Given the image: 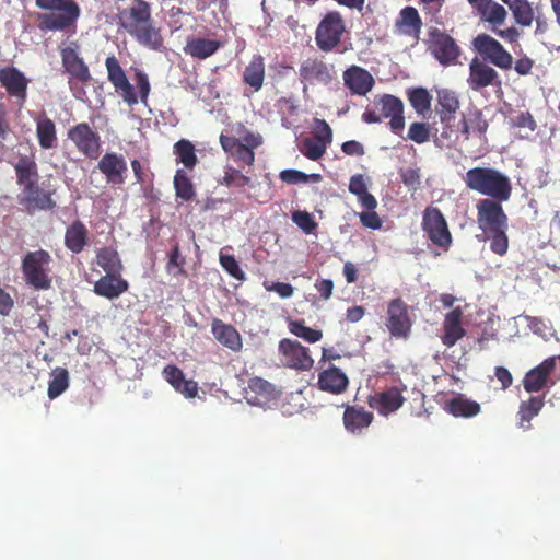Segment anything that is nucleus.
<instances>
[{
	"mask_svg": "<svg viewBox=\"0 0 560 560\" xmlns=\"http://www.w3.org/2000/svg\"><path fill=\"white\" fill-rule=\"evenodd\" d=\"M16 184L21 189L19 203L33 214L36 211H49L56 207L52 191L43 189L39 182L38 165L34 154H20L13 164Z\"/></svg>",
	"mask_w": 560,
	"mask_h": 560,
	"instance_id": "f257e3e1",
	"label": "nucleus"
},
{
	"mask_svg": "<svg viewBox=\"0 0 560 560\" xmlns=\"http://www.w3.org/2000/svg\"><path fill=\"white\" fill-rule=\"evenodd\" d=\"M466 188L489 199L509 200L512 183L508 175L494 167L476 166L468 170L463 177Z\"/></svg>",
	"mask_w": 560,
	"mask_h": 560,
	"instance_id": "f03ea898",
	"label": "nucleus"
},
{
	"mask_svg": "<svg viewBox=\"0 0 560 560\" xmlns=\"http://www.w3.org/2000/svg\"><path fill=\"white\" fill-rule=\"evenodd\" d=\"M105 67L108 81L113 84L115 91L121 96L126 104L132 106L136 105L139 100L144 104L147 103L151 85L149 77L144 71L137 69L135 72V81L139 91L138 96L116 56H108L105 60Z\"/></svg>",
	"mask_w": 560,
	"mask_h": 560,
	"instance_id": "7ed1b4c3",
	"label": "nucleus"
},
{
	"mask_svg": "<svg viewBox=\"0 0 560 560\" xmlns=\"http://www.w3.org/2000/svg\"><path fill=\"white\" fill-rule=\"evenodd\" d=\"M42 10L51 11L39 15V27L46 31H66L74 27L81 10L74 0H36Z\"/></svg>",
	"mask_w": 560,
	"mask_h": 560,
	"instance_id": "20e7f679",
	"label": "nucleus"
},
{
	"mask_svg": "<svg viewBox=\"0 0 560 560\" xmlns=\"http://www.w3.org/2000/svg\"><path fill=\"white\" fill-rule=\"evenodd\" d=\"M52 258L45 249L28 252L22 259L21 270L25 283L36 291H47L52 287L50 264Z\"/></svg>",
	"mask_w": 560,
	"mask_h": 560,
	"instance_id": "39448f33",
	"label": "nucleus"
},
{
	"mask_svg": "<svg viewBox=\"0 0 560 560\" xmlns=\"http://www.w3.org/2000/svg\"><path fill=\"white\" fill-rule=\"evenodd\" d=\"M421 229L424 236L435 246L447 252L453 244V236L442 211L428 206L422 212Z\"/></svg>",
	"mask_w": 560,
	"mask_h": 560,
	"instance_id": "423d86ee",
	"label": "nucleus"
},
{
	"mask_svg": "<svg viewBox=\"0 0 560 560\" xmlns=\"http://www.w3.org/2000/svg\"><path fill=\"white\" fill-rule=\"evenodd\" d=\"M471 48L481 61L501 70H510L513 66L512 55L491 35L481 33L474 37Z\"/></svg>",
	"mask_w": 560,
	"mask_h": 560,
	"instance_id": "0eeeda50",
	"label": "nucleus"
},
{
	"mask_svg": "<svg viewBox=\"0 0 560 560\" xmlns=\"http://www.w3.org/2000/svg\"><path fill=\"white\" fill-rule=\"evenodd\" d=\"M346 23L339 11H329L319 22L315 32V42L319 50L332 51L341 42Z\"/></svg>",
	"mask_w": 560,
	"mask_h": 560,
	"instance_id": "6e6552de",
	"label": "nucleus"
},
{
	"mask_svg": "<svg viewBox=\"0 0 560 560\" xmlns=\"http://www.w3.org/2000/svg\"><path fill=\"white\" fill-rule=\"evenodd\" d=\"M299 78L305 85L328 86L337 80V74L332 63L326 62L323 57H312L300 65Z\"/></svg>",
	"mask_w": 560,
	"mask_h": 560,
	"instance_id": "1a4fd4ad",
	"label": "nucleus"
},
{
	"mask_svg": "<svg viewBox=\"0 0 560 560\" xmlns=\"http://www.w3.org/2000/svg\"><path fill=\"white\" fill-rule=\"evenodd\" d=\"M505 201L497 198H482L477 201V223L482 232L509 228V218L502 207Z\"/></svg>",
	"mask_w": 560,
	"mask_h": 560,
	"instance_id": "9d476101",
	"label": "nucleus"
},
{
	"mask_svg": "<svg viewBox=\"0 0 560 560\" xmlns=\"http://www.w3.org/2000/svg\"><path fill=\"white\" fill-rule=\"evenodd\" d=\"M67 138L74 144L75 149L84 156L95 160L101 153V136L88 122H79L70 127Z\"/></svg>",
	"mask_w": 560,
	"mask_h": 560,
	"instance_id": "9b49d317",
	"label": "nucleus"
},
{
	"mask_svg": "<svg viewBox=\"0 0 560 560\" xmlns=\"http://www.w3.org/2000/svg\"><path fill=\"white\" fill-rule=\"evenodd\" d=\"M429 50L443 67L459 63L462 54L460 47L451 35L439 28H434L430 32Z\"/></svg>",
	"mask_w": 560,
	"mask_h": 560,
	"instance_id": "f8f14e48",
	"label": "nucleus"
},
{
	"mask_svg": "<svg viewBox=\"0 0 560 560\" xmlns=\"http://www.w3.org/2000/svg\"><path fill=\"white\" fill-rule=\"evenodd\" d=\"M79 44L71 42L68 46L60 48V56L65 72L69 74L68 84L73 90V81L88 84L92 80L89 66L80 56Z\"/></svg>",
	"mask_w": 560,
	"mask_h": 560,
	"instance_id": "ddd939ff",
	"label": "nucleus"
},
{
	"mask_svg": "<svg viewBox=\"0 0 560 560\" xmlns=\"http://www.w3.org/2000/svg\"><path fill=\"white\" fill-rule=\"evenodd\" d=\"M278 353L283 366L298 371H308L313 368L314 360L306 347L298 340L284 338L279 341Z\"/></svg>",
	"mask_w": 560,
	"mask_h": 560,
	"instance_id": "4468645a",
	"label": "nucleus"
},
{
	"mask_svg": "<svg viewBox=\"0 0 560 560\" xmlns=\"http://www.w3.org/2000/svg\"><path fill=\"white\" fill-rule=\"evenodd\" d=\"M386 327L394 338L407 339L410 336L412 320L408 305L401 298L393 299L388 303Z\"/></svg>",
	"mask_w": 560,
	"mask_h": 560,
	"instance_id": "2eb2a0df",
	"label": "nucleus"
},
{
	"mask_svg": "<svg viewBox=\"0 0 560 560\" xmlns=\"http://www.w3.org/2000/svg\"><path fill=\"white\" fill-rule=\"evenodd\" d=\"M467 84L471 91L480 92L488 86L501 89L502 80L499 72L478 57H474L468 67Z\"/></svg>",
	"mask_w": 560,
	"mask_h": 560,
	"instance_id": "dca6fc26",
	"label": "nucleus"
},
{
	"mask_svg": "<svg viewBox=\"0 0 560 560\" xmlns=\"http://www.w3.org/2000/svg\"><path fill=\"white\" fill-rule=\"evenodd\" d=\"M382 120L389 119V128L393 133L400 136L405 128L404 103L392 94H383L374 101Z\"/></svg>",
	"mask_w": 560,
	"mask_h": 560,
	"instance_id": "f3484780",
	"label": "nucleus"
},
{
	"mask_svg": "<svg viewBox=\"0 0 560 560\" xmlns=\"http://www.w3.org/2000/svg\"><path fill=\"white\" fill-rule=\"evenodd\" d=\"M119 20L128 33L140 26L152 24L151 5L144 0H132L131 5L119 13Z\"/></svg>",
	"mask_w": 560,
	"mask_h": 560,
	"instance_id": "a211bd4d",
	"label": "nucleus"
},
{
	"mask_svg": "<svg viewBox=\"0 0 560 560\" xmlns=\"http://www.w3.org/2000/svg\"><path fill=\"white\" fill-rule=\"evenodd\" d=\"M558 360L560 361V357H549L540 364L529 370L523 378L524 389L527 393H538L542 390L547 386L549 376L556 369Z\"/></svg>",
	"mask_w": 560,
	"mask_h": 560,
	"instance_id": "6ab92c4d",
	"label": "nucleus"
},
{
	"mask_svg": "<svg viewBox=\"0 0 560 560\" xmlns=\"http://www.w3.org/2000/svg\"><path fill=\"white\" fill-rule=\"evenodd\" d=\"M97 168L112 185H122L127 175V163L122 155L115 152L105 153L98 161Z\"/></svg>",
	"mask_w": 560,
	"mask_h": 560,
	"instance_id": "aec40b11",
	"label": "nucleus"
},
{
	"mask_svg": "<svg viewBox=\"0 0 560 560\" xmlns=\"http://www.w3.org/2000/svg\"><path fill=\"white\" fill-rule=\"evenodd\" d=\"M405 402L401 389L396 386L369 396V406L382 416H388L397 411Z\"/></svg>",
	"mask_w": 560,
	"mask_h": 560,
	"instance_id": "412c9836",
	"label": "nucleus"
},
{
	"mask_svg": "<svg viewBox=\"0 0 560 560\" xmlns=\"http://www.w3.org/2000/svg\"><path fill=\"white\" fill-rule=\"evenodd\" d=\"M342 78L345 86L353 95L365 96L375 84L373 75L366 69L355 65L347 68L342 73Z\"/></svg>",
	"mask_w": 560,
	"mask_h": 560,
	"instance_id": "4be33fe9",
	"label": "nucleus"
},
{
	"mask_svg": "<svg viewBox=\"0 0 560 560\" xmlns=\"http://www.w3.org/2000/svg\"><path fill=\"white\" fill-rule=\"evenodd\" d=\"M0 83L5 88L10 96H14L24 103L27 95L28 80L15 67H4L0 69Z\"/></svg>",
	"mask_w": 560,
	"mask_h": 560,
	"instance_id": "5701e85b",
	"label": "nucleus"
},
{
	"mask_svg": "<svg viewBox=\"0 0 560 560\" xmlns=\"http://www.w3.org/2000/svg\"><path fill=\"white\" fill-rule=\"evenodd\" d=\"M317 386L323 392L339 395L347 390L349 378L339 368L329 364L319 372Z\"/></svg>",
	"mask_w": 560,
	"mask_h": 560,
	"instance_id": "b1692460",
	"label": "nucleus"
},
{
	"mask_svg": "<svg viewBox=\"0 0 560 560\" xmlns=\"http://www.w3.org/2000/svg\"><path fill=\"white\" fill-rule=\"evenodd\" d=\"M463 311L455 307L448 312L443 320L444 334L441 337L442 343L448 348L455 346L466 335V329L462 325Z\"/></svg>",
	"mask_w": 560,
	"mask_h": 560,
	"instance_id": "393cba45",
	"label": "nucleus"
},
{
	"mask_svg": "<svg viewBox=\"0 0 560 560\" xmlns=\"http://www.w3.org/2000/svg\"><path fill=\"white\" fill-rule=\"evenodd\" d=\"M162 375L172 387L186 398H195L198 394V384L194 380H186L183 371L173 364L166 365Z\"/></svg>",
	"mask_w": 560,
	"mask_h": 560,
	"instance_id": "a878e982",
	"label": "nucleus"
},
{
	"mask_svg": "<svg viewBox=\"0 0 560 560\" xmlns=\"http://www.w3.org/2000/svg\"><path fill=\"white\" fill-rule=\"evenodd\" d=\"M224 43L218 39L189 36L183 50L194 59L203 60L213 56Z\"/></svg>",
	"mask_w": 560,
	"mask_h": 560,
	"instance_id": "bb28decb",
	"label": "nucleus"
},
{
	"mask_svg": "<svg viewBox=\"0 0 560 560\" xmlns=\"http://www.w3.org/2000/svg\"><path fill=\"white\" fill-rule=\"evenodd\" d=\"M129 288L128 282L120 277V273H106L94 283V293L114 300L119 298Z\"/></svg>",
	"mask_w": 560,
	"mask_h": 560,
	"instance_id": "cd10ccee",
	"label": "nucleus"
},
{
	"mask_svg": "<svg viewBox=\"0 0 560 560\" xmlns=\"http://www.w3.org/2000/svg\"><path fill=\"white\" fill-rule=\"evenodd\" d=\"M34 121L39 147L44 150L56 148L58 137L55 121L46 114V112L37 114V116L34 117Z\"/></svg>",
	"mask_w": 560,
	"mask_h": 560,
	"instance_id": "c85d7f7f",
	"label": "nucleus"
},
{
	"mask_svg": "<svg viewBox=\"0 0 560 560\" xmlns=\"http://www.w3.org/2000/svg\"><path fill=\"white\" fill-rule=\"evenodd\" d=\"M397 32L401 35L418 39L422 28V20L413 7H405L400 10L395 22Z\"/></svg>",
	"mask_w": 560,
	"mask_h": 560,
	"instance_id": "c756f323",
	"label": "nucleus"
},
{
	"mask_svg": "<svg viewBox=\"0 0 560 560\" xmlns=\"http://www.w3.org/2000/svg\"><path fill=\"white\" fill-rule=\"evenodd\" d=\"M265 78V59L261 55H254L243 71V83L252 90V93H255L261 90Z\"/></svg>",
	"mask_w": 560,
	"mask_h": 560,
	"instance_id": "7c9ffc66",
	"label": "nucleus"
},
{
	"mask_svg": "<svg viewBox=\"0 0 560 560\" xmlns=\"http://www.w3.org/2000/svg\"><path fill=\"white\" fill-rule=\"evenodd\" d=\"M211 332L214 338L228 349L235 352L242 349V338L232 325L225 324L219 318H214L211 323Z\"/></svg>",
	"mask_w": 560,
	"mask_h": 560,
	"instance_id": "2f4dec72",
	"label": "nucleus"
},
{
	"mask_svg": "<svg viewBox=\"0 0 560 560\" xmlns=\"http://www.w3.org/2000/svg\"><path fill=\"white\" fill-rule=\"evenodd\" d=\"M89 230L81 220L73 221L65 232V246L73 254L81 253L88 245Z\"/></svg>",
	"mask_w": 560,
	"mask_h": 560,
	"instance_id": "473e14b6",
	"label": "nucleus"
},
{
	"mask_svg": "<svg viewBox=\"0 0 560 560\" xmlns=\"http://www.w3.org/2000/svg\"><path fill=\"white\" fill-rule=\"evenodd\" d=\"M373 413L362 407L347 406L343 412V424L347 431L357 434L366 429L373 421Z\"/></svg>",
	"mask_w": 560,
	"mask_h": 560,
	"instance_id": "72a5a7b5",
	"label": "nucleus"
},
{
	"mask_svg": "<svg viewBox=\"0 0 560 560\" xmlns=\"http://www.w3.org/2000/svg\"><path fill=\"white\" fill-rule=\"evenodd\" d=\"M446 411L454 417L471 418L477 416L481 408L480 405L464 395H457L450 399L445 407Z\"/></svg>",
	"mask_w": 560,
	"mask_h": 560,
	"instance_id": "f704fd0d",
	"label": "nucleus"
},
{
	"mask_svg": "<svg viewBox=\"0 0 560 560\" xmlns=\"http://www.w3.org/2000/svg\"><path fill=\"white\" fill-rule=\"evenodd\" d=\"M544 405L545 399L539 396H532L528 400L521 401L517 411L518 427L524 430H529L532 428V419L538 416Z\"/></svg>",
	"mask_w": 560,
	"mask_h": 560,
	"instance_id": "c9c22d12",
	"label": "nucleus"
},
{
	"mask_svg": "<svg viewBox=\"0 0 560 560\" xmlns=\"http://www.w3.org/2000/svg\"><path fill=\"white\" fill-rule=\"evenodd\" d=\"M349 191L358 197L360 205L366 210H374L377 207L376 198L368 191L366 183L362 174L351 176Z\"/></svg>",
	"mask_w": 560,
	"mask_h": 560,
	"instance_id": "e433bc0d",
	"label": "nucleus"
},
{
	"mask_svg": "<svg viewBox=\"0 0 560 560\" xmlns=\"http://www.w3.org/2000/svg\"><path fill=\"white\" fill-rule=\"evenodd\" d=\"M459 108V101L456 94L448 90L439 92L436 113L442 122H450L454 119L455 113Z\"/></svg>",
	"mask_w": 560,
	"mask_h": 560,
	"instance_id": "4c0bfd02",
	"label": "nucleus"
},
{
	"mask_svg": "<svg viewBox=\"0 0 560 560\" xmlns=\"http://www.w3.org/2000/svg\"><path fill=\"white\" fill-rule=\"evenodd\" d=\"M96 262L106 273H120L122 262L118 252L112 246H105L96 252Z\"/></svg>",
	"mask_w": 560,
	"mask_h": 560,
	"instance_id": "58836bf2",
	"label": "nucleus"
},
{
	"mask_svg": "<svg viewBox=\"0 0 560 560\" xmlns=\"http://www.w3.org/2000/svg\"><path fill=\"white\" fill-rule=\"evenodd\" d=\"M175 195L180 201L189 202L196 197L195 186L191 178L188 176L187 171L179 168L176 171L173 180Z\"/></svg>",
	"mask_w": 560,
	"mask_h": 560,
	"instance_id": "ea45409f",
	"label": "nucleus"
},
{
	"mask_svg": "<svg viewBox=\"0 0 560 560\" xmlns=\"http://www.w3.org/2000/svg\"><path fill=\"white\" fill-rule=\"evenodd\" d=\"M141 45L159 50L163 45L160 32L152 24L140 26L129 32Z\"/></svg>",
	"mask_w": 560,
	"mask_h": 560,
	"instance_id": "a19ab883",
	"label": "nucleus"
},
{
	"mask_svg": "<svg viewBox=\"0 0 560 560\" xmlns=\"http://www.w3.org/2000/svg\"><path fill=\"white\" fill-rule=\"evenodd\" d=\"M174 154L176 155V162L182 163L186 170H194L198 163L196 154V148L191 141L187 139H180L174 144Z\"/></svg>",
	"mask_w": 560,
	"mask_h": 560,
	"instance_id": "79ce46f5",
	"label": "nucleus"
},
{
	"mask_svg": "<svg viewBox=\"0 0 560 560\" xmlns=\"http://www.w3.org/2000/svg\"><path fill=\"white\" fill-rule=\"evenodd\" d=\"M512 11L513 18L517 24L523 27L530 26L535 19V11L527 0H513L506 3Z\"/></svg>",
	"mask_w": 560,
	"mask_h": 560,
	"instance_id": "37998d69",
	"label": "nucleus"
},
{
	"mask_svg": "<svg viewBox=\"0 0 560 560\" xmlns=\"http://www.w3.org/2000/svg\"><path fill=\"white\" fill-rule=\"evenodd\" d=\"M51 376L47 394L50 399H55L69 387V373L63 368H56L52 370Z\"/></svg>",
	"mask_w": 560,
	"mask_h": 560,
	"instance_id": "c03bdc74",
	"label": "nucleus"
},
{
	"mask_svg": "<svg viewBox=\"0 0 560 560\" xmlns=\"http://www.w3.org/2000/svg\"><path fill=\"white\" fill-rule=\"evenodd\" d=\"M478 14L482 21H486L494 26L502 25L508 16V12L501 4L491 0L489 4L482 8Z\"/></svg>",
	"mask_w": 560,
	"mask_h": 560,
	"instance_id": "a18cd8bd",
	"label": "nucleus"
},
{
	"mask_svg": "<svg viewBox=\"0 0 560 560\" xmlns=\"http://www.w3.org/2000/svg\"><path fill=\"white\" fill-rule=\"evenodd\" d=\"M508 229L509 228H500L498 230H492L490 232H483L485 235H487L488 238L490 240V249L497 255L503 256L508 253Z\"/></svg>",
	"mask_w": 560,
	"mask_h": 560,
	"instance_id": "49530a36",
	"label": "nucleus"
},
{
	"mask_svg": "<svg viewBox=\"0 0 560 560\" xmlns=\"http://www.w3.org/2000/svg\"><path fill=\"white\" fill-rule=\"evenodd\" d=\"M289 330L296 337H300L311 343L317 342L323 338L322 330L305 326L303 320H291L289 323Z\"/></svg>",
	"mask_w": 560,
	"mask_h": 560,
	"instance_id": "de8ad7c7",
	"label": "nucleus"
},
{
	"mask_svg": "<svg viewBox=\"0 0 560 560\" xmlns=\"http://www.w3.org/2000/svg\"><path fill=\"white\" fill-rule=\"evenodd\" d=\"M279 178L289 185L306 184V183H318L322 180L319 174H305L298 170H283L279 174Z\"/></svg>",
	"mask_w": 560,
	"mask_h": 560,
	"instance_id": "09e8293b",
	"label": "nucleus"
},
{
	"mask_svg": "<svg viewBox=\"0 0 560 560\" xmlns=\"http://www.w3.org/2000/svg\"><path fill=\"white\" fill-rule=\"evenodd\" d=\"M408 100L418 114H424L431 107V95L423 88H416L408 91Z\"/></svg>",
	"mask_w": 560,
	"mask_h": 560,
	"instance_id": "8fccbe9b",
	"label": "nucleus"
},
{
	"mask_svg": "<svg viewBox=\"0 0 560 560\" xmlns=\"http://www.w3.org/2000/svg\"><path fill=\"white\" fill-rule=\"evenodd\" d=\"M247 393L255 394V396L252 397V399H255V400L269 399L275 394V386L264 378L254 377V378H250L248 382V392Z\"/></svg>",
	"mask_w": 560,
	"mask_h": 560,
	"instance_id": "3c124183",
	"label": "nucleus"
},
{
	"mask_svg": "<svg viewBox=\"0 0 560 560\" xmlns=\"http://www.w3.org/2000/svg\"><path fill=\"white\" fill-rule=\"evenodd\" d=\"M300 150L307 159L317 161L325 154L327 147L320 140L307 137L302 141Z\"/></svg>",
	"mask_w": 560,
	"mask_h": 560,
	"instance_id": "603ef678",
	"label": "nucleus"
},
{
	"mask_svg": "<svg viewBox=\"0 0 560 560\" xmlns=\"http://www.w3.org/2000/svg\"><path fill=\"white\" fill-rule=\"evenodd\" d=\"M250 182V177L241 173L240 170L232 166H226L221 184L228 187L242 188L249 185Z\"/></svg>",
	"mask_w": 560,
	"mask_h": 560,
	"instance_id": "864d4df0",
	"label": "nucleus"
},
{
	"mask_svg": "<svg viewBox=\"0 0 560 560\" xmlns=\"http://www.w3.org/2000/svg\"><path fill=\"white\" fill-rule=\"evenodd\" d=\"M220 264L222 268L236 280L243 281L245 280V272L240 267L238 261L235 259L233 255L221 254L220 255Z\"/></svg>",
	"mask_w": 560,
	"mask_h": 560,
	"instance_id": "5fc2aeb1",
	"label": "nucleus"
},
{
	"mask_svg": "<svg viewBox=\"0 0 560 560\" xmlns=\"http://www.w3.org/2000/svg\"><path fill=\"white\" fill-rule=\"evenodd\" d=\"M407 138L418 144H422L430 139V127L425 122H412L409 127Z\"/></svg>",
	"mask_w": 560,
	"mask_h": 560,
	"instance_id": "6e6d98bb",
	"label": "nucleus"
},
{
	"mask_svg": "<svg viewBox=\"0 0 560 560\" xmlns=\"http://www.w3.org/2000/svg\"><path fill=\"white\" fill-rule=\"evenodd\" d=\"M186 262L185 257L182 255L178 244L174 245L170 255L166 269L172 272L174 268L177 269V275H185L184 265Z\"/></svg>",
	"mask_w": 560,
	"mask_h": 560,
	"instance_id": "4d7b16f0",
	"label": "nucleus"
},
{
	"mask_svg": "<svg viewBox=\"0 0 560 560\" xmlns=\"http://www.w3.org/2000/svg\"><path fill=\"white\" fill-rule=\"evenodd\" d=\"M312 137L328 147L332 141V130L326 120L315 119V131Z\"/></svg>",
	"mask_w": 560,
	"mask_h": 560,
	"instance_id": "13d9d810",
	"label": "nucleus"
},
{
	"mask_svg": "<svg viewBox=\"0 0 560 560\" xmlns=\"http://www.w3.org/2000/svg\"><path fill=\"white\" fill-rule=\"evenodd\" d=\"M235 161L241 162L247 166H252L255 162V153L252 148L243 144L242 142L236 145L235 150L230 154Z\"/></svg>",
	"mask_w": 560,
	"mask_h": 560,
	"instance_id": "bf43d9fd",
	"label": "nucleus"
},
{
	"mask_svg": "<svg viewBox=\"0 0 560 560\" xmlns=\"http://www.w3.org/2000/svg\"><path fill=\"white\" fill-rule=\"evenodd\" d=\"M293 222L305 233H312L317 226L312 214L306 211H296L292 215Z\"/></svg>",
	"mask_w": 560,
	"mask_h": 560,
	"instance_id": "052dcab7",
	"label": "nucleus"
},
{
	"mask_svg": "<svg viewBox=\"0 0 560 560\" xmlns=\"http://www.w3.org/2000/svg\"><path fill=\"white\" fill-rule=\"evenodd\" d=\"M360 222L363 226L380 230L382 228V220L374 210H366L360 213Z\"/></svg>",
	"mask_w": 560,
	"mask_h": 560,
	"instance_id": "680f3d73",
	"label": "nucleus"
},
{
	"mask_svg": "<svg viewBox=\"0 0 560 560\" xmlns=\"http://www.w3.org/2000/svg\"><path fill=\"white\" fill-rule=\"evenodd\" d=\"M512 126L516 128H527L534 131L537 128V124L529 112H522L512 119Z\"/></svg>",
	"mask_w": 560,
	"mask_h": 560,
	"instance_id": "e2e57ef3",
	"label": "nucleus"
},
{
	"mask_svg": "<svg viewBox=\"0 0 560 560\" xmlns=\"http://www.w3.org/2000/svg\"><path fill=\"white\" fill-rule=\"evenodd\" d=\"M265 288L267 291L276 292L282 299L292 296L294 292V288L290 283L284 282H273L271 284L265 283Z\"/></svg>",
	"mask_w": 560,
	"mask_h": 560,
	"instance_id": "0e129e2a",
	"label": "nucleus"
},
{
	"mask_svg": "<svg viewBox=\"0 0 560 560\" xmlns=\"http://www.w3.org/2000/svg\"><path fill=\"white\" fill-rule=\"evenodd\" d=\"M14 307V300L9 292L0 288V315L9 316Z\"/></svg>",
	"mask_w": 560,
	"mask_h": 560,
	"instance_id": "69168bd1",
	"label": "nucleus"
},
{
	"mask_svg": "<svg viewBox=\"0 0 560 560\" xmlns=\"http://www.w3.org/2000/svg\"><path fill=\"white\" fill-rule=\"evenodd\" d=\"M341 150L347 155L362 156L365 153L363 144L355 140H349L343 142L341 145Z\"/></svg>",
	"mask_w": 560,
	"mask_h": 560,
	"instance_id": "338daca9",
	"label": "nucleus"
},
{
	"mask_svg": "<svg viewBox=\"0 0 560 560\" xmlns=\"http://www.w3.org/2000/svg\"><path fill=\"white\" fill-rule=\"evenodd\" d=\"M315 288L323 300H328L332 294L334 282L330 279H322L315 283Z\"/></svg>",
	"mask_w": 560,
	"mask_h": 560,
	"instance_id": "774afa93",
	"label": "nucleus"
}]
</instances>
